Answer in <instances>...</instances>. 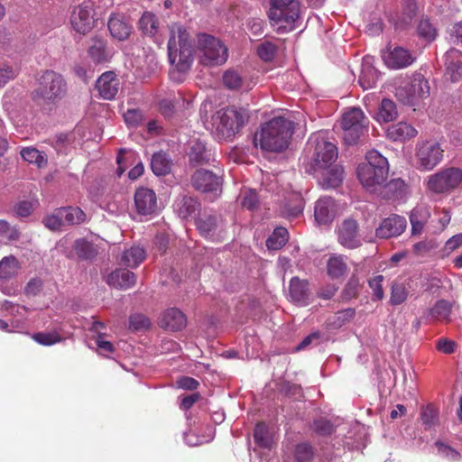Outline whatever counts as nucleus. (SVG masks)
I'll list each match as a JSON object with an SVG mask.
<instances>
[{"label": "nucleus", "instance_id": "obj_39", "mask_svg": "<svg viewBox=\"0 0 462 462\" xmlns=\"http://www.w3.org/2000/svg\"><path fill=\"white\" fill-rule=\"evenodd\" d=\"M409 286L406 282L394 281L391 288L390 303L393 306L401 305L409 296Z\"/></svg>", "mask_w": 462, "mask_h": 462}, {"label": "nucleus", "instance_id": "obj_41", "mask_svg": "<svg viewBox=\"0 0 462 462\" xmlns=\"http://www.w3.org/2000/svg\"><path fill=\"white\" fill-rule=\"evenodd\" d=\"M396 117L397 109L393 101L388 98L383 99L376 114L377 121L388 123L393 121Z\"/></svg>", "mask_w": 462, "mask_h": 462}, {"label": "nucleus", "instance_id": "obj_61", "mask_svg": "<svg viewBox=\"0 0 462 462\" xmlns=\"http://www.w3.org/2000/svg\"><path fill=\"white\" fill-rule=\"evenodd\" d=\"M436 446L438 448V451L439 453L445 457L446 458H448V460L450 461H457L459 460L460 458V454L459 452H457V450H455L454 448H452L451 447L442 443V442H439V441H437L436 442Z\"/></svg>", "mask_w": 462, "mask_h": 462}, {"label": "nucleus", "instance_id": "obj_21", "mask_svg": "<svg viewBox=\"0 0 462 462\" xmlns=\"http://www.w3.org/2000/svg\"><path fill=\"white\" fill-rule=\"evenodd\" d=\"M388 68L398 69L406 68L413 63L415 58L406 49L395 47L383 56Z\"/></svg>", "mask_w": 462, "mask_h": 462}, {"label": "nucleus", "instance_id": "obj_19", "mask_svg": "<svg viewBox=\"0 0 462 462\" xmlns=\"http://www.w3.org/2000/svg\"><path fill=\"white\" fill-rule=\"evenodd\" d=\"M336 203L331 197H321L316 201L314 217L319 224L328 225L331 223L336 217Z\"/></svg>", "mask_w": 462, "mask_h": 462}, {"label": "nucleus", "instance_id": "obj_17", "mask_svg": "<svg viewBox=\"0 0 462 462\" xmlns=\"http://www.w3.org/2000/svg\"><path fill=\"white\" fill-rule=\"evenodd\" d=\"M407 226V221L404 217L399 215H391L384 218L375 230V235L379 238L388 239L402 235Z\"/></svg>", "mask_w": 462, "mask_h": 462}, {"label": "nucleus", "instance_id": "obj_3", "mask_svg": "<svg viewBox=\"0 0 462 462\" xmlns=\"http://www.w3.org/2000/svg\"><path fill=\"white\" fill-rule=\"evenodd\" d=\"M365 159L366 162L357 168V177L365 189L374 192L384 183L388 176V161L375 150L368 152Z\"/></svg>", "mask_w": 462, "mask_h": 462}, {"label": "nucleus", "instance_id": "obj_43", "mask_svg": "<svg viewBox=\"0 0 462 462\" xmlns=\"http://www.w3.org/2000/svg\"><path fill=\"white\" fill-rule=\"evenodd\" d=\"M22 158L29 163H34L39 168H42L47 164V156L44 152L32 147H26L21 151Z\"/></svg>", "mask_w": 462, "mask_h": 462}, {"label": "nucleus", "instance_id": "obj_62", "mask_svg": "<svg viewBox=\"0 0 462 462\" xmlns=\"http://www.w3.org/2000/svg\"><path fill=\"white\" fill-rule=\"evenodd\" d=\"M36 206V202L23 200L14 206V212L17 216L25 217L32 214Z\"/></svg>", "mask_w": 462, "mask_h": 462}, {"label": "nucleus", "instance_id": "obj_4", "mask_svg": "<svg viewBox=\"0 0 462 462\" xmlns=\"http://www.w3.org/2000/svg\"><path fill=\"white\" fill-rule=\"evenodd\" d=\"M67 91L63 77L53 71H43L37 79V87L32 93V99L39 105L54 103L61 99Z\"/></svg>", "mask_w": 462, "mask_h": 462}, {"label": "nucleus", "instance_id": "obj_51", "mask_svg": "<svg viewBox=\"0 0 462 462\" xmlns=\"http://www.w3.org/2000/svg\"><path fill=\"white\" fill-rule=\"evenodd\" d=\"M20 231L16 226L10 225L6 220L0 219V236L7 242L17 241L20 238Z\"/></svg>", "mask_w": 462, "mask_h": 462}, {"label": "nucleus", "instance_id": "obj_52", "mask_svg": "<svg viewBox=\"0 0 462 462\" xmlns=\"http://www.w3.org/2000/svg\"><path fill=\"white\" fill-rule=\"evenodd\" d=\"M354 309H346L337 312L333 317V320L330 321V325L334 328H340L346 322L350 321L355 316Z\"/></svg>", "mask_w": 462, "mask_h": 462}, {"label": "nucleus", "instance_id": "obj_34", "mask_svg": "<svg viewBox=\"0 0 462 462\" xmlns=\"http://www.w3.org/2000/svg\"><path fill=\"white\" fill-rule=\"evenodd\" d=\"M189 162L193 165L208 163L211 160V152L200 141H192L189 153Z\"/></svg>", "mask_w": 462, "mask_h": 462}, {"label": "nucleus", "instance_id": "obj_26", "mask_svg": "<svg viewBox=\"0 0 462 462\" xmlns=\"http://www.w3.org/2000/svg\"><path fill=\"white\" fill-rule=\"evenodd\" d=\"M322 170L319 182L323 189L337 188L342 183L344 170L341 166H328Z\"/></svg>", "mask_w": 462, "mask_h": 462}, {"label": "nucleus", "instance_id": "obj_2", "mask_svg": "<svg viewBox=\"0 0 462 462\" xmlns=\"http://www.w3.org/2000/svg\"><path fill=\"white\" fill-rule=\"evenodd\" d=\"M293 129L291 121L282 116L274 117L255 134L254 144L267 152H282L288 147Z\"/></svg>", "mask_w": 462, "mask_h": 462}, {"label": "nucleus", "instance_id": "obj_36", "mask_svg": "<svg viewBox=\"0 0 462 462\" xmlns=\"http://www.w3.org/2000/svg\"><path fill=\"white\" fill-rule=\"evenodd\" d=\"M379 78V72L367 60L362 64L361 74L358 82L364 89H369L375 86Z\"/></svg>", "mask_w": 462, "mask_h": 462}, {"label": "nucleus", "instance_id": "obj_32", "mask_svg": "<svg viewBox=\"0 0 462 462\" xmlns=\"http://www.w3.org/2000/svg\"><path fill=\"white\" fill-rule=\"evenodd\" d=\"M146 257V253L143 247L131 246L125 249L119 259V263L126 267L134 268L138 266Z\"/></svg>", "mask_w": 462, "mask_h": 462}, {"label": "nucleus", "instance_id": "obj_37", "mask_svg": "<svg viewBox=\"0 0 462 462\" xmlns=\"http://www.w3.org/2000/svg\"><path fill=\"white\" fill-rule=\"evenodd\" d=\"M73 248L78 257L81 260H92L97 254V249L95 245L84 238L77 239L74 242Z\"/></svg>", "mask_w": 462, "mask_h": 462}, {"label": "nucleus", "instance_id": "obj_24", "mask_svg": "<svg viewBox=\"0 0 462 462\" xmlns=\"http://www.w3.org/2000/svg\"><path fill=\"white\" fill-rule=\"evenodd\" d=\"M160 325L164 328L179 331L186 327L187 319L179 309L171 308L163 312L160 319Z\"/></svg>", "mask_w": 462, "mask_h": 462}, {"label": "nucleus", "instance_id": "obj_31", "mask_svg": "<svg viewBox=\"0 0 462 462\" xmlns=\"http://www.w3.org/2000/svg\"><path fill=\"white\" fill-rule=\"evenodd\" d=\"M418 131L405 122H400L387 129V136L394 141H405L416 136Z\"/></svg>", "mask_w": 462, "mask_h": 462}, {"label": "nucleus", "instance_id": "obj_49", "mask_svg": "<svg viewBox=\"0 0 462 462\" xmlns=\"http://www.w3.org/2000/svg\"><path fill=\"white\" fill-rule=\"evenodd\" d=\"M418 35L427 42L435 40L437 30L428 18H422L417 26Z\"/></svg>", "mask_w": 462, "mask_h": 462}, {"label": "nucleus", "instance_id": "obj_55", "mask_svg": "<svg viewBox=\"0 0 462 462\" xmlns=\"http://www.w3.org/2000/svg\"><path fill=\"white\" fill-rule=\"evenodd\" d=\"M294 456L298 462H310L313 458L312 447L307 443H300L296 446Z\"/></svg>", "mask_w": 462, "mask_h": 462}, {"label": "nucleus", "instance_id": "obj_57", "mask_svg": "<svg viewBox=\"0 0 462 462\" xmlns=\"http://www.w3.org/2000/svg\"><path fill=\"white\" fill-rule=\"evenodd\" d=\"M150 327V320L142 314H134L129 318V328L139 331L147 329Z\"/></svg>", "mask_w": 462, "mask_h": 462}, {"label": "nucleus", "instance_id": "obj_10", "mask_svg": "<svg viewBox=\"0 0 462 462\" xmlns=\"http://www.w3.org/2000/svg\"><path fill=\"white\" fill-rule=\"evenodd\" d=\"M247 114L240 109L227 107L220 109L212 117L213 125L225 137H230L238 132L247 122Z\"/></svg>", "mask_w": 462, "mask_h": 462}, {"label": "nucleus", "instance_id": "obj_7", "mask_svg": "<svg viewBox=\"0 0 462 462\" xmlns=\"http://www.w3.org/2000/svg\"><path fill=\"white\" fill-rule=\"evenodd\" d=\"M430 85L420 73H415L411 80L396 88L397 99L404 105L414 106L430 97Z\"/></svg>", "mask_w": 462, "mask_h": 462}, {"label": "nucleus", "instance_id": "obj_18", "mask_svg": "<svg viewBox=\"0 0 462 462\" xmlns=\"http://www.w3.org/2000/svg\"><path fill=\"white\" fill-rule=\"evenodd\" d=\"M134 204L139 215L149 216L153 214L157 208L155 192L147 188H139L135 191Z\"/></svg>", "mask_w": 462, "mask_h": 462}, {"label": "nucleus", "instance_id": "obj_30", "mask_svg": "<svg viewBox=\"0 0 462 462\" xmlns=\"http://www.w3.org/2000/svg\"><path fill=\"white\" fill-rule=\"evenodd\" d=\"M304 208V200L300 193H292L283 208H282L281 214L282 217L289 219L296 218L300 216Z\"/></svg>", "mask_w": 462, "mask_h": 462}, {"label": "nucleus", "instance_id": "obj_56", "mask_svg": "<svg viewBox=\"0 0 462 462\" xmlns=\"http://www.w3.org/2000/svg\"><path fill=\"white\" fill-rule=\"evenodd\" d=\"M420 418L423 424L426 427L430 428L438 421V411L432 405H427L422 409Z\"/></svg>", "mask_w": 462, "mask_h": 462}, {"label": "nucleus", "instance_id": "obj_58", "mask_svg": "<svg viewBox=\"0 0 462 462\" xmlns=\"http://www.w3.org/2000/svg\"><path fill=\"white\" fill-rule=\"evenodd\" d=\"M312 428L316 433L321 436L331 435L335 430L333 424L329 420L322 418L314 420Z\"/></svg>", "mask_w": 462, "mask_h": 462}, {"label": "nucleus", "instance_id": "obj_33", "mask_svg": "<svg viewBox=\"0 0 462 462\" xmlns=\"http://www.w3.org/2000/svg\"><path fill=\"white\" fill-rule=\"evenodd\" d=\"M328 274L337 279L344 276L348 271L346 257L341 254L331 255L327 262Z\"/></svg>", "mask_w": 462, "mask_h": 462}, {"label": "nucleus", "instance_id": "obj_28", "mask_svg": "<svg viewBox=\"0 0 462 462\" xmlns=\"http://www.w3.org/2000/svg\"><path fill=\"white\" fill-rule=\"evenodd\" d=\"M176 210L183 219L195 217L200 209V203L197 199L183 196L175 202Z\"/></svg>", "mask_w": 462, "mask_h": 462}, {"label": "nucleus", "instance_id": "obj_27", "mask_svg": "<svg viewBox=\"0 0 462 462\" xmlns=\"http://www.w3.org/2000/svg\"><path fill=\"white\" fill-rule=\"evenodd\" d=\"M108 29L114 38L125 41L131 34L132 25L123 16L114 15L108 21Z\"/></svg>", "mask_w": 462, "mask_h": 462}, {"label": "nucleus", "instance_id": "obj_25", "mask_svg": "<svg viewBox=\"0 0 462 462\" xmlns=\"http://www.w3.org/2000/svg\"><path fill=\"white\" fill-rule=\"evenodd\" d=\"M106 282L112 287L126 290L135 284L136 277L135 274L129 270L116 269L107 276Z\"/></svg>", "mask_w": 462, "mask_h": 462}, {"label": "nucleus", "instance_id": "obj_14", "mask_svg": "<svg viewBox=\"0 0 462 462\" xmlns=\"http://www.w3.org/2000/svg\"><path fill=\"white\" fill-rule=\"evenodd\" d=\"M444 151L435 141H426L417 146V164L423 170H431L438 165L443 158Z\"/></svg>", "mask_w": 462, "mask_h": 462}, {"label": "nucleus", "instance_id": "obj_16", "mask_svg": "<svg viewBox=\"0 0 462 462\" xmlns=\"http://www.w3.org/2000/svg\"><path fill=\"white\" fill-rule=\"evenodd\" d=\"M194 189L201 192H217L221 188V178L210 171L198 170L191 177Z\"/></svg>", "mask_w": 462, "mask_h": 462}, {"label": "nucleus", "instance_id": "obj_59", "mask_svg": "<svg viewBox=\"0 0 462 462\" xmlns=\"http://www.w3.org/2000/svg\"><path fill=\"white\" fill-rule=\"evenodd\" d=\"M62 216L60 213V208L53 214L46 216L42 219L43 225L50 230H59L62 226Z\"/></svg>", "mask_w": 462, "mask_h": 462}, {"label": "nucleus", "instance_id": "obj_40", "mask_svg": "<svg viewBox=\"0 0 462 462\" xmlns=\"http://www.w3.org/2000/svg\"><path fill=\"white\" fill-rule=\"evenodd\" d=\"M19 269V262L14 255L4 257L0 261V279L9 280L14 277Z\"/></svg>", "mask_w": 462, "mask_h": 462}, {"label": "nucleus", "instance_id": "obj_35", "mask_svg": "<svg viewBox=\"0 0 462 462\" xmlns=\"http://www.w3.org/2000/svg\"><path fill=\"white\" fill-rule=\"evenodd\" d=\"M88 53L91 59L97 63L106 62L110 59V52L106 49V42L95 37L92 39V43L89 46Z\"/></svg>", "mask_w": 462, "mask_h": 462}, {"label": "nucleus", "instance_id": "obj_60", "mask_svg": "<svg viewBox=\"0 0 462 462\" xmlns=\"http://www.w3.org/2000/svg\"><path fill=\"white\" fill-rule=\"evenodd\" d=\"M383 281V275H377L369 281V286L373 291V300H381L384 296V292H383V285H382Z\"/></svg>", "mask_w": 462, "mask_h": 462}, {"label": "nucleus", "instance_id": "obj_23", "mask_svg": "<svg viewBox=\"0 0 462 462\" xmlns=\"http://www.w3.org/2000/svg\"><path fill=\"white\" fill-rule=\"evenodd\" d=\"M289 297L299 306L308 305L310 300L308 282L300 280L299 277L291 278L289 285Z\"/></svg>", "mask_w": 462, "mask_h": 462}, {"label": "nucleus", "instance_id": "obj_44", "mask_svg": "<svg viewBox=\"0 0 462 462\" xmlns=\"http://www.w3.org/2000/svg\"><path fill=\"white\" fill-rule=\"evenodd\" d=\"M451 308L450 302L446 300H439L430 309L429 316L436 320H447L451 313Z\"/></svg>", "mask_w": 462, "mask_h": 462}, {"label": "nucleus", "instance_id": "obj_42", "mask_svg": "<svg viewBox=\"0 0 462 462\" xmlns=\"http://www.w3.org/2000/svg\"><path fill=\"white\" fill-rule=\"evenodd\" d=\"M289 233L284 227H277L266 240V246L270 250L282 248L288 241Z\"/></svg>", "mask_w": 462, "mask_h": 462}, {"label": "nucleus", "instance_id": "obj_20", "mask_svg": "<svg viewBox=\"0 0 462 462\" xmlns=\"http://www.w3.org/2000/svg\"><path fill=\"white\" fill-rule=\"evenodd\" d=\"M96 88L104 99H113L119 89V79L113 71H106L97 80Z\"/></svg>", "mask_w": 462, "mask_h": 462}, {"label": "nucleus", "instance_id": "obj_63", "mask_svg": "<svg viewBox=\"0 0 462 462\" xmlns=\"http://www.w3.org/2000/svg\"><path fill=\"white\" fill-rule=\"evenodd\" d=\"M259 203L258 195L254 190L246 191L242 199V206L249 210H254Z\"/></svg>", "mask_w": 462, "mask_h": 462}, {"label": "nucleus", "instance_id": "obj_47", "mask_svg": "<svg viewBox=\"0 0 462 462\" xmlns=\"http://www.w3.org/2000/svg\"><path fill=\"white\" fill-rule=\"evenodd\" d=\"M139 26L143 33L153 35L157 32L158 19L152 13L145 12L140 18Z\"/></svg>", "mask_w": 462, "mask_h": 462}, {"label": "nucleus", "instance_id": "obj_11", "mask_svg": "<svg viewBox=\"0 0 462 462\" xmlns=\"http://www.w3.org/2000/svg\"><path fill=\"white\" fill-rule=\"evenodd\" d=\"M462 182V170L450 167L430 176L428 188L435 193H448L457 189Z\"/></svg>", "mask_w": 462, "mask_h": 462}, {"label": "nucleus", "instance_id": "obj_9", "mask_svg": "<svg viewBox=\"0 0 462 462\" xmlns=\"http://www.w3.org/2000/svg\"><path fill=\"white\" fill-rule=\"evenodd\" d=\"M198 48L201 52L200 62L205 66H220L227 60V48L211 35H199Z\"/></svg>", "mask_w": 462, "mask_h": 462}, {"label": "nucleus", "instance_id": "obj_50", "mask_svg": "<svg viewBox=\"0 0 462 462\" xmlns=\"http://www.w3.org/2000/svg\"><path fill=\"white\" fill-rule=\"evenodd\" d=\"M32 338L42 346H52L62 340V337L57 331L37 332L32 334Z\"/></svg>", "mask_w": 462, "mask_h": 462}, {"label": "nucleus", "instance_id": "obj_22", "mask_svg": "<svg viewBox=\"0 0 462 462\" xmlns=\"http://www.w3.org/2000/svg\"><path fill=\"white\" fill-rule=\"evenodd\" d=\"M446 65V76L452 82L458 81L462 78V51L450 49L444 56Z\"/></svg>", "mask_w": 462, "mask_h": 462}, {"label": "nucleus", "instance_id": "obj_5", "mask_svg": "<svg viewBox=\"0 0 462 462\" xmlns=\"http://www.w3.org/2000/svg\"><path fill=\"white\" fill-rule=\"evenodd\" d=\"M268 17L273 26H278L279 32L294 29V23L300 16L297 0H270Z\"/></svg>", "mask_w": 462, "mask_h": 462}, {"label": "nucleus", "instance_id": "obj_15", "mask_svg": "<svg viewBox=\"0 0 462 462\" xmlns=\"http://www.w3.org/2000/svg\"><path fill=\"white\" fill-rule=\"evenodd\" d=\"M338 243L346 248L355 249L362 245L358 234V225L354 219L348 218L342 222L337 229Z\"/></svg>", "mask_w": 462, "mask_h": 462}, {"label": "nucleus", "instance_id": "obj_45", "mask_svg": "<svg viewBox=\"0 0 462 462\" xmlns=\"http://www.w3.org/2000/svg\"><path fill=\"white\" fill-rule=\"evenodd\" d=\"M60 213L69 225H79L87 219L85 212L79 208H61Z\"/></svg>", "mask_w": 462, "mask_h": 462}, {"label": "nucleus", "instance_id": "obj_1", "mask_svg": "<svg viewBox=\"0 0 462 462\" xmlns=\"http://www.w3.org/2000/svg\"><path fill=\"white\" fill-rule=\"evenodd\" d=\"M170 39L168 42L169 60L173 67L171 78L181 80L176 73H186L193 62V42L186 28L174 23L170 27Z\"/></svg>", "mask_w": 462, "mask_h": 462}, {"label": "nucleus", "instance_id": "obj_48", "mask_svg": "<svg viewBox=\"0 0 462 462\" xmlns=\"http://www.w3.org/2000/svg\"><path fill=\"white\" fill-rule=\"evenodd\" d=\"M224 85L232 90H238L244 87V79L238 71L228 69L223 75Z\"/></svg>", "mask_w": 462, "mask_h": 462}, {"label": "nucleus", "instance_id": "obj_12", "mask_svg": "<svg viewBox=\"0 0 462 462\" xmlns=\"http://www.w3.org/2000/svg\"><path fill=\"white\" fill-rule=\"evenodd\" d=\"M70 24L75 32L87 34L95 26V11L90 2H83L76 5L70 14Z\"/></svg>", "mask_w": 462, "mask_h": 462}, {"label": "nucleus", "instance_id": "obj_53", "mask_svg": "<svg viewBox=\"0 0 462 462\" xmlns=\"http://www.w3.org/2000/svg\"><path fill=\"white\" fill-rule=\"evenodd\" d=\"M277 52V47L271 42H264L261 43L257 48V53L259 57L264 61L273 60Z\"/></svg>", "mask_w": 462, "mask_h": 462}, {"label": "nucleus", "instance_id": "obj_8", "mask_svg": "<svg viewBox=\"0 0 462 462\" xmlns=\"http://www.w3.org/2000/svg\"><path fill=\"white\" fill-rule=\"evenodd\" d=\"M368 119L362 109L351 107L347 109L341 118L343 140L346 144H355L367 131Z\"/></svg>", "mask_w": 462, "mask_h": 462}, {"label": "nucleus", "instance_id": "obj_64", "mask_svg": "<svg viewBox=\"0 0 462 462\" xmlns=\"http://www.w3.org/2000/svg\"><path fill=\"white\" fill-rule=\"evenodd\" d=\"M124 118L127 125L136 126L142 122L143 116L138 109H128L124 114Z\"/></svg>", "mask_w": 462, "mask_h": 462}, {"label": "nucleus", "instance_id": "obj_46", "mask_svg": "<svg viewBox=\"0 0 462 462\" xmlns=\"http://www.w3.org/2000/svg\"><path fill=\"white\" fill-rule=\"evenodd\" d=\"M254 438L260 447L266 448H271L273 439L265 423L260 422L256 424Z\"/></svg>", "mask_w": 462, "mask_h": 462}, {"label": "nucleus", "instance_id": "obj_38", "mask_svg": "<svg viewBox=\"0 0 462 462\" xmlns=\"http://www.w3.org/2000/svg\"><path fill=\"white\" fill-rule=\"evenodd\" d=\"M171 161L167 154L160 152L152 155L151 161V168L157 176H164L171 171Z\"/></svg>", "mask_w": 462, "mask_h": 462}, {"label": "nucleus", "instance_id": "obj_54", "mask_svg": "<svg viewBox=\"0 0 462 462\" xmlns=\"http://www.w3.org/2000/svg\"><path fill=\"white\" fill-rule=\"evenodd\" d=\"M359 280L356 276H352L342 291V298L344 300H350L356 298L359 291Z\"/></svg>", "mask_w": 462, "mask_h": 462}, {"label": "nucleus", "instance_id": "obj_13", "mask_svg": "<svg viewBox=\"0 0 462 462\" xmlns=\"http://www.w3.org/2000/svg\"><path fill=\"white\" fill-rule=\"evenodd\" d=\"M199 234L212 241H221L226 236V223L219 215L204 214L196 222Z\"/></svg>", "mask_w": 462, "mask_h": 462}, {"label": "nucleus", "instance_id": "obj_29", "mask_svg": "<svg viewBox=\"0 0 462 462\" xmlns=\"http://www.w3.org/2000/svg\"><path fill=\"white\" fill-rule=\"evenodd\" d=\"M430 217V210L425 206H418L411 210L410 215V221L411 225L412 236H419L422 233Z\"/></svg>", "mask_w": 462, "mask_h": 462}, {"label": "nucleus", "instance_id": "obj_6", "mask_svg": "<svg viewBox=\"0 0 462 462\" xmlns=\"http://www.w3.org/2000/svg\"><path fill=\"white\" fill-rule=\"evenodd\" d=\"M308 145L310 150H313L312 161L315 169H325L331 166L337 159V148L328 141L327 132L312 134Z\"/></svg>", "mask_w": 462, "mask_h": 462}]
</instances>
